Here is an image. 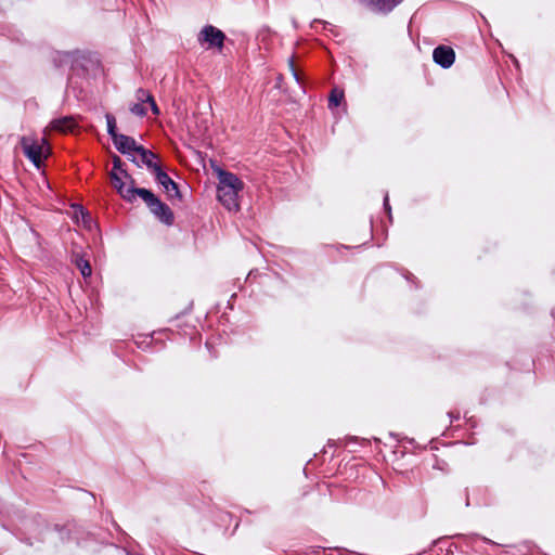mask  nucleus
<instances>
[{
    "instance_id": "9d476101",
    "label": "nucleus",
    "mask_w": 555,
    "mask_h": 555,
    "mask_svg": "<svg viewBox=\"0 0 555 555\" xmlns=\"http://www.w3.org/2000/svg\"><path fill=\"white\" fill-rule=\"evenodd\" d=\"M113 142L121 154H128L130 151L137 152V149L142 147L137 145L133 138L125 134H119Z\"/></svg>"
},
{
    "instance_id": "4468645a",
    "label": "nucleus",
    "mask_w": 555,
    "mask_h": 555,
    "mask_svg": "<svg viewBox=\"0 0 555 555\" xmlns=\"http://www.w3.org/2000/svg\"><path fill=\"white\" fill-rule=\"evenodd\" d=\"M344 99V91L337 88L332 89L328 98V107L334 108L340 105Z\"/></svg>"
},
{
    "instance_id": "20e7f679",
    "label": "nucleus",
    "mask_w": 555,
    "mask_h": 555,
    "mask_svg": "<svg viewBox=\"0 0 555 555\" xmlns=\"http://www.w3.org/2000/svg\"><path fill=\"white\" fill-rule=\"evenodd\" d=\"M109 178L114 189L127 202L132 203L137 196L140 197V191L144 190L143 188H135L130 181L129 186H127L126 181H124L125 178L120 172L111 171Z\"/></svg>"
},
{
    "instance_id": "412c9836",
    "label": "nucleus",
    "mask_w": 555,
    "mask_h": 555,
    "mask_svg": "<svg viewBox=\"0 0 555 555\" xmlns=\"http://www.w3.org/2000/svg\"><path fill=\"white\" fill-rule=\"evenodd\" d=\"M78 211H79V214L81 215V218H82L83 223H86V224H87V223H89V222H91V221H92V219H91L90 215H89L87 211H85V210H83V208H82L81 206H79V207H78Z\"/></svg>"
},
{
    "instance_id": "aec40b11",
    "label": "nucleus",
    "mask_w": 555,
    "mask_h": 555,
    "mask_svg": "<svg viewBox=\"0 0 555 555\" xmlns=\"http://www.w3.org/2000/svg\"><path fill=\"white\" fill-rule=\"evenodd\" d=\"M288 66H289V69L292 72V75L294 76V78L299 82L300 78L298 76V73L296 72V68H295V63H294V59L291 57L288 60Z\"/></svg>"
},
{
    "instance_id": "f3484780",
    "label": "nucleus",
    "mask_w": 555,
    "mask_h": 555,
    "mask_svg": "<svg viewBox=\"0 0 555 555\" xmlns=\"http://www.w3.org/2000/svg\"><path fill=\"white\" fill-rule=\"evenodd\" d=\"M152 94L145 90V89H138L137 92H135V99L138 102H142V103H145L149 101V99H151Z\"/></svg>"
},
{
    "instance_id": "0eeeda50",
    "label": "nucleus",
    "mask_w": 555,
    "mask_h": 555,
    "mask_svg": "<svg viewBox=\"0 0 555 555\" xmlns=\"http://www.w3.org/2000/svg\"><path fill=\"white\" fill-rule=\"evenodd\" d=\"M154 176L156 181L164 188L169 199H181L178 184L163 169L157 171Z\"/></svg>"
},
{
    "instance_id": "ddd939ff",
    "label": "nucleus",
    "mask_w": 555,
    "mask_h": 555,
    "mask_svg": "<svg viewBox=\"0 0 555 555\" xmlns=\"http://www.w3.org/2000/svg\"><path fill=\"white\" fill-rule=\"evenodd\" d=\"M112 162H113V170L112 171L120 172V175H122L126 180H128L132 184H134L133 178L125 169L121 168L122 160L120 159V157L117 155H114L112 157Z\"/></svg>"
},
{
    "instance_id": "a211bd4d",
    "label": "nucleus",
    "mask_w": 555,
    "mask_h": 555,
    "mask_svg": "<svg viewBox=\"0 0 555 555\" xmlns=\"http://www.w3.org/2000/svg\"><path fill=\"white\" fill-rule=\"evenodd\" d=\"M146 103H149V104H150V106H151V111H152V113H153L154 115H159V113H160V112H159V108H158V106H157V104H156V102H155V100H154L153 95L151 96V99H149V101H147Z\"/></svg>"
},
{
    "instance_id": "39448f33",
    "label": "nucleus",
    "mask_w": 555,
    "mask_h": 555,
    "mask_svg": "<svg viewBox=\"0 0 555 555\" xmlns=\"http://www.w3.org/2000/svg\"><path fill=\"white\" fill-rule=\"evenodd\" d=\"M225 35L211 25H206L198 34L199 43H208L209 47L222 49Z\"/></svg>"
},
{
    "instance_id": "2eb2a0df",
    "label": "nucleus",
    "mask_w": 555,
    "mask_h": 555,
    "mask_svg": "<svg viewBox=\"0 0 555 555\" xmlns=\"http://www.w3.org/2000/svg\"><path fill=\"white\" fill-rule=\"evenodd\" d=\"M107 122V132L114 141L120 133H117L116 118L112 114L105 115Z\"/></svg>"
},
{
    "instance_id": "f257e3e1",
    "label": "nucleus",
    "mask_w": 555,
    "mask_h": 555,
    "mask_svg": "<svg viewBox=\"0 0 555 555\" xmlns=\"http://www.w3.org/2000/svg\"><path fill=\"white\" fill-rule=\"evenodd\" d=\"M243 182L234 175L221 170L217 195L220 203L228 210H238V193L243 190Z\"/></svg>"
},
{
    "instance_id": "f8f14e48",
    "label": "nucleus",
    "mask_w": 555,
    "mask_h": 555,
    "mask_svg": "<svg viewBox=\"0 0 555 555\" xmlns=\"http://www.w3.org/2000/svg\"><path fill=\"white\" fill-rule=\"evenodd\" d=\"M73 258H74L75 264L80 270V273L85 278L90 276L92 273V270H91V266H90L89 261L86 260L85 258H82L81 256H79L78 254H74Z\"/></svg>"
},
{
    "instance_id": "6e6552de",
    "label": "nucleus",
    "mask_w": 555,
    "mask_h": 555,
    "mask_svg": "<svg viewBox=\"0 0 555 555\" xmlns=\"http://www.w3.org/2000/svg\"><path fill=\"white\" fill-rule=\"evenodd\" d=\"M373 12L387 14L391 12L401 0H359Z\"/></svg>"
},
{
    "instance_id": "6ab92c4d",
    "label": "nucleus",
    "mask_w": 555,
    "mask_h": 555,
    "mask_svg": "<svg viewBox=\"0 0 555 555\" xmlns=\"http://www.w3.org/2000/svg\"><path fill=\"white\" fill-rule=\"evenodd\" d=\"M146 103H149V104H150V106H151V111H152V113H153L154 115H159V113H160V112H159V108H158V106H157V104H156V102H155V100H154L153 95L151 96V99H149V101H147Z\"/></svg>"
},
{
    "instance_id": "dca6fc26",
    "label": "nucleus",
    "mask_w": 555,
    "mask_h": 555,
    "mask_svg": "<svg viewBox=\"0 0 555 555\" xmlns=\"http://www.w3.org/2000/svg\"><path fill=\"white\" fill-rule=\"evenodd\" d=\"M130 112L139 117H144L146 115V109L143 106L142 102L134 103L130 106Z\"/></svg>"
},
{
    "instance_id": "f03ea898",
    "label": "nucleus",
    "mask_w": 555,
    "mask_h": 555,
    "mask_svg": "<svg viewBox=\"0 0 555 555\" xmlns=\"http://www.w3.org/2000/svg\"><path fill=\"white\" fill-rule=\"evenodd\" d=\"M21 146L24 155L37 167L42 166L43 159L50 154V146L44 138L37 139L34 135L21 138Z\"/></svg>"
},
{
    "instance_id": "1a4fd4ad",
    "label": "nucleus",
    "mask_w": 555,
    "mask_h": 555,
    "mask_svg": "<svg viewBox=\"0 0 555 555\" xmlns=\"http://www.w3.org/2000/svg\"><path fill=\"white\" fill-rule=\"evenodd\" d=\"M137 153L140 154L142 163L155 175L162 169L160 165L155 162L157 155L150 150L142 147L137 149Z\"/></svg>"
},
{
    "instance_id": "423d86ee",
    "label": "nucleus",
    "mask_w": 555,
    "mask_h": 555,
    "mask_svg": "<svg viewBox=\"0 0 555 555\" xmlns=\"http://www.w3.org/2000/svg\"><path fill=\"white\" fill-rule=\"evenodd\" d=\"M433 59L442 68H450L455 62V52L450 46H438L433 51Z\"/></svg>"
},
{
    "instance_id": "9b49d317",
    "label": "nucleus",
    "mask_w": 555,
    "mask_h": 555,
    "mask_svg": "<svg viewBox=\"0 0 555 555\" xmlns=\"http://www.w3.org/2000/svg\"><path fill=\"white\" fill-rule=\"evenodd\" d=\"M50 126L53 130L66 133L72 132L77 127V122L74 117L65 116L52 120Z\"/></svg>"
},
{
    "instance_id": "7ed1b4c3",
    "label": "nucleus",
    "mask_w": 555,
    "mask_h": 555,
    "mask_svg": "<svg viewBox=\"0 0 555 555\" xmlns=\"http://www.w3.org/2000/svg\"><path fill=\"white\" fill-rule=\"evenodd\" d=\"M141 199L146 204L150 211L166 225L173 224L175 215L170 207L163 203L152 191L144 189L140 191Z\"/></svg>"
}]
</instances>
